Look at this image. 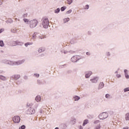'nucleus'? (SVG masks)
<instances>
[{
	"instance_id": "f704fd0d",
	"label": "nucleus",
	"mask_w": 129,
	"mask_h": 129,
	"mask_svg": "<svg viewBox=\"0 0 129 129\" xmlns=\"http://www.w3.org/2000/svg\"><path fill=\"white\" fill-rule=\"evenodd\" d=\"M45 38H46V36H38V39H40L41 40H42L43 39H45Z\"/></svg>"
},
{
	"instance_id": "f8f14e48",
	"label": "nucleus",
	"mask_w": 129,
	"mask_h": 129,
	"mask_svg": "<svg viewBox=\"0 0 129 129\" xmlns=\"http://www.w3.org/2000/svg\"><path fill=\"white\" fill-rule=\"evenodd\" d=\"M104 87V83L103 82H100L99 84V87H98V90H100V89H102Z\"/></svg>"
},
{
	"instance_id": "13d9d810",
	"label": "nucleus",
	"mask_w": 129,
	"mask_h": 129,
	"mask_svg": "<svg viewBox=\"0 0 129 129\" xmlns=\"http://www.w3.org/2000/svg\"><path fill=\"white\" fill-rule=\"evenodd\" d=\"M123 129H129V127L128 126H126L123 127Z\"/></svg>"
},
{
	"instance_id": "6e6d98bb",
	"label": "nucleus",
	"mask_w": 129,
	"mask_h": 129,
	"mask_svg": "<svg viewBox=\"0 0 129 129\" xmlns=\"http://www.w3.org/2000/svg\"><path fill=\"white\" fill-rule=\"evenodd\" d=\"M116 77H117V78H119L120 77H121L120 75H117Z\"/></svg>"
},
{
	"instance_id": "603ef678",
	"label": "nucleus",
	"mask_w": 129,
	"mask_h": 129,
	"mask_svg": "<svg viewBox=\"0 0 129 129\" xmlns=\"http://www.w3.org/2000/svg\"><path fill=\"white\" fill-rule=\"evenodd\" d=\"M86 55H87L88 56H90V52H86Z\"/></svg>"
},
{
	"instance_id": "052dcab7",
	"label": "nucleus",
	"mask_w": 129,
	"mask_h": 129,
	"mask_svg": "<svg viewBox=\"0 0 129 129\" xmlns=\"http://www.w3.org/2000/svg\"><path fill=\"white\" fill-rule=\"evenodd\" d=\"M79 128L80 129H83V127H82V126H80Z\"/></svg>"
},
{
	"instance_id": "a19ab883",
	"label": "nucleus",
	"mask_w": 129,
	"mask_h": 129,
	"mask_svg": "<svg viewBox=\"0 0 129 129\" xmlns=\"http://www.w3.org/2000/svg\"><path fill=\"white\" fill-rule=\"evenodd\" d=\"M71 13H72V10H70L66 12V14L68 15L69 14H71Z\"/></svg>"
},
{
	"instance_id": "a878e982",
	"label": "nucleus",
	"mask_w": 129,
	"mask_h": 129,
	"mask_svg": "<svg viewBox=\"0 0 129 129\" xmlns=\"http://www.w3.org/2000/svg\"><path fill=\"white\" fill-rule=\"evenodd\" d=\"M38 53H42L44 52V50L43 49V47H40L38 50Z\"/></svg>"
},
{
	"instance_id": "0e129e2a",
	"label": "nucleus",
	"mask_w": 129,
	"mask_h": 129,
	"mask_svg": "<svg viewBox=\"0 0 129 129\" xmlns=\"http://www.w3.org/2000/svg\"><path fill=\"white\" fill-rule=\"evenodd\" d=\"M19 82H20V81H18L17 82V83H16V84L19 85Z\"/></svg>"
},
{
	"instance_id": "09e8293b",
	"label": "nucleus",
	"mask_w": 129,
	"mask_h": 129,
	"mask_svg": "<svg viewBox=\"0 0 129 129\" xmlns=\"http://www.w3.org/2000/svg\"><path fill=\"white\" fill-rule=\"evenodd\" d=\"M66 64L61 65L59 66V68H63Z\"/></svg>"
},
{
	"instance_id": "69168bd1",
	"label": "nucleus",
	"mask_w": 129,
	"mask_h": 129,
	"mask_svg": "<svg viewBox=\"0 0 129 129\" xmlns=\"http://www.w3.org/2000/svg\"><path fill=\"white\" fill-rule=\"evenodd\" d=\"M1 53H4V50H1Z\"/></svg>"
},
{
	"instance_id": "7c9ffc66",
	"label": "nucleus",
	"mask_w": 129,
	"mask_h": 129,
	"mask_svg": "<svg viewBox=\"0 0 129 129\" xmlns=\"http://www.w3.org/2000/svg\"><path fill=\"white\" fill-rule=\"evenodd\" d=\"M30 45H33V42H27L25 43V47H28Z\"/></svg>"
},
{
	"instance_id": "39448f33",
	"label": "nucleus",
	"mask_w": 129,
	"mask_h": 129,
	"mask_svg": "<svg viewBox=\"0 0 129 129\" xmlns=\"http://www.w3.org/2000/svg\"><path fill=\"white\" fill-rule=\"evenodd\" d=\"M79 60H80V57H79L78 55H74L71 59V61L73 62V63H76V62L79 61Z\"/></svg>"
},
{
	"instance_id": "72a5a7b5",
	"label": "nucleus",
	"mask_w": 129,
	"mask_h": 129,
	"mask_svg": "<svg viewBox=\"0 0 129 129\" xmlns=\"http://www.w3.org/2000/svg\"><path fill=\"white\" fill-rule=\"evenodd\" d=\"M124 92H127L129 91V87L125 88L123 89Z\"/></svg>"
},
{
	"instance_id": "6ab92c4d",
	"label": "nucleus",
	"mask_w": 129,
	"mask_h": 129,
	"mask_svg": "<svg viewBox=\"0 0 129 129\" xmlns=\"http://www.w3.org/2000/svg\"><path fill=\"white\" fill-rule=\"evenodd\" d=\"M11 44V46H17V41H11L10 42Z\"/></svg>"
},
{
	"instance_id": "3c124183",
	"label": "nucleus",
	"mask_w": 129,
	"mask_h": 129,
	"mask_svg": "<svg viewBox=\"0 0 129 129\" xmlns=\"http://www.w3.org/2000/svg\"><path fill=\"white\" fill-rule=\"evenodd\" d=\"M4 31V29H0V34H1V33H3Z\"/></svg>"
},
{
	"instance_id": "f3484780",
	"label": "nucleus",
	"mask_w": 129,
	"mask_h": 129,
	"mask_svg": "<svg viewBox=\"0 0 129 129\" xmlns=\"http://www.w3.org/2000/svg\"><path fill=\"white\" fill-rule=\"evenodd\" d=\"M37 35H38V33L37 32H34L32 35V39L34 41L36 40V38H37Z\"/></svg>"
},
{
	"instance_id": "37998d69",
	"label": "nucleus",
	"mask_w": 129,
	"mask_h": 129,
	"mask_svg": "<svg viewBox=\"0 0 129 129\" xmlns=\"http://www.w3.org/2000/svg\"><path fill=\"white\" fill-rule=\"evenodd\" d=\"M100 122V121L99 120H97L94 122V124H97V123H99Z\"/></svg>"
},
{
	"instance_id": "2eb2a0df",
	"label": "nucleus",
	"mask_w": 129,
	"mask_h": 129,
	"mask_svg": "<svg viewBox=\"0 0 129 129\" xmlns=\"http://www.w3.org/2000/svg\"><path fill=\"white\" fill-rule=\"evenodd\" d=\"M42 99L41 96L38 95L35 97V100L37 102H40Z\"/></svg>"
},
{
	"instance_id": "cd10ccee",
	"label": "nucleus",
	"mask_w": 129,
	"mask_h": 129,
	"mask_svg": "<svg viewBox=\"0 0 129 129\" xmlns=\"http://www.w3.org/2000/svg\"><path fill=\"white\" fill-rule=\"evenodd\" d=\"M125 118L126 120H129V112L125 114Z\"/></svg>"
},
{
	"instance_id": "aec40b11",
	"label": "nucleus",
	"mask_w": 129,
	"mask_h": 129,
	"mask_svg": "<svg viewBox=\"0 0 129 129\" xmlns=\"http://www.w3.org/2000/svg\"><path fill=\"white\" fill-rule=\"evenodd\" d=\"M18 46H23L24 45V43L21 41H17V45Z\"/></svg>"
},
{
	"instance_id": "473e14b6",
	"label": "nucleus",
	"mask_w": 129,
	"mask_h": 129,
	"mask_svg": "<svg viewBox=\"0 0 129 129\" xmlns=\"http://www.w3.org/2000/svg\"><path fill=\"white\" fill-rule=\"evenodd\" d=\"M61 53H63L64 54H67L68 53V51L62 49L60 51Z\"/></svg>"
},
{
	"instance_id": "20e7f679",
	"label": "nucleus",
	"mask_w": 129,
	"mask_h": 129,
	"mask_svg": "<svg viewBox=\"0 0 129 129\" xmlns=\"http://www.w3.org/2000/svg\"><path fill=\"white\" fill-rule=\"evenodd\" d=\"M11 80H19L21 78V75L20 74H14L10 77Z\"/></svg>"
},
{
	"instance_id": "de8ad7c7",
	"label": "nucleus",
	"mask_w": 129,
	"mask_h": 129,
	"mask_svg": "<svg viewBox=\"0 0 129 129\" xmlns=\"http://www.w3.org/2000/svg\"><path fill=\"white\" fill-rule=\"evenodd\" d=\"M69 53H71V54H74V53H75V51H72V50H70L69 51Z\"/></svg>"
},
{
	"instance_id": "ea45409f",
	"label": "nucleus",
	"mask_w": 129,
	"mask_h": 129,
	"mask_svg": "<svg viewBox=\"0 0 129 129\" xmlns=\"http://www.w3.org/2000/svg\"><path fill=\"white\" fill-rule=\"evenodd\" d=\"M26 126L25 125H23L19 127V129H25Z\"/></svg>"
},
{
	"instance_id": "5701e85b",
	"label": "nucleus",
	"mask_w": 129,
	"mask_h": 129,
	"mask_svg": "<svg viewBox=\"0 0 129 129\" xmlns=\"http://www.w3.org/2000/svg\"><path fill=\"white\" fill-rule=\"evenodd\" d=\"M17 32V28H12L11 29V33H14V34H16Z\"/></svg>"
},
{
	"instance_id": "0eeeda50",
	"label": "nucleus",
	"mask_w": 129,
	"mask_h": 129,
	"mask_svg": "<svg viewBox=\"0 0 129 129\" xmlns=\"http://www.w3.org/2000/svg\"><path fill=\"white\" fill-rule=\"evenodd\" d=\"M26 61V59L19 60L17 61H15V66H19L20 65H22V64H24Z\"/></svg>"
},
{
	"instance_id": "c03bdc74",
	"label": "nucleus",
	"mask_w": 129,
	"mask_h": 129,
	"mask_svg": "<svg viewBox=\"0 0 129 129\" xmlns=\"http://www.w3.org/2000/svg\"><path fill=\"white\" fill-rule=\"evenodd\" d=\"M88 9H89V5H86L85 7V10H88Z\"/></svg>"
},
{
	"instance_id": "c9c22d12",
	"label": "nucleus",
	"mask_w": 129,
	"mask_h": 129,
	"mask_svg": "<svg viewBox=\"0 0 129 129\" xmlns=\"http://www.w3.org/2000/svg\"><path fill=\"white\" fill-rule=\"evenodd\" d=\"M105 97H106V98L109 99V98H110V95L109 94H106L105 95Z\"/></svg>"
},
{
	"instance_id": "9b49d317",
	"label": "nucleus",
	"mask_w": 129,
	"mask_h": 129,
	"mask_svg": "<svg viewBox=\"0 0 129 129\" xmlns=\"http://www.w3.org/2000/svg\"><path fill=\"white\" fill-rule=\"evenodd\" d=\"M73 101H78L80 99V97L77 96V95H75L73 96Z\"/></svg>"
},
{
	"instance_id": "4c0bfd02",
	"label": "nucleus",
	"mask_w": 129,
	"mask_h": 129,
	"mask_svg": "<svg viewBox=\"0 0 129 129\" xmlns=\"http://www.w3.org/2000/svg\"><path fill=\"white\" fill-rule=\"evenodd\" d=\"M23 79H24V80H28V79H29V77H28V76L25 75L23 77Z\"/></svg>"
},
{
	"instance_id": "8fccbe9b",
	"label": "nucleus",
	"mask_w": 129,
	"mask_h": 129,
	"mask_svg": "<svg viewBox=\"0 0 129 129\" xmlns=\"http://www.w3.org/2000/svg\"><path fill=\"white\" fill-rule=\"evenodd\" d=\"M39 112L40 113H43L44 112V111L42 109H41Z\"/></svg>"
},
{
	"instance_id": "864d4df0",
	"label": "nucleus",
	"mask_w": 129,
	"mask_h": 129,
	"mask_svg": "<svg viewBox=\"0 0 129 129\" xmlns=\"http://www.w3.org/2000/svg\"><path fill=\"white\" fill-rule=\"evenodd\" d=\"M92 33H91V31H88V35H91Z\"/></svg>"
},
{
	"instance_id": "4468645a",
	"label": "nucleus",
	"mask_w": 129,
	"mask_h": 129,
	"mask_svg": "<svg viewBox=\"0 0 129 129\" xmlns=\"http://www.w3.org/2000/svg\"><path fill=\"white\" fill-rule=\"evenodd\" d=\"M2 63H4V64H7L8 65H10L11 63V60H8L7 59H3L2 60Z\"/></svg>"
},
{
	"instance_id": "f257e3e1",
	"label": "nucleus",
	"mask_w": 129,
	"mask_h": 129,
	"mask_svg": "<svg viewBox=\"0 0 129 129\" xmlns=\"http://www.w3.org/2000/svg\"><path fill=\"white\" fill-rule=\"evenodd\" d=\"M42 25L44 29H48L49 27V19L47 17H43L42 20Z\"/></svg>"
},
{
	"instance_id": "a18cd8bd",
	"label": "nucleus",
	"mask_w": 129,
	"mask_h": 129,
	"mask_svg": "<svg viewBox=\"0 0 129 129\" xmlns=\"http://www.w3.org/2000/svg\"><path fill=\"white\" fill-rule=\"evenodd\" d=\"M100 127H101L100 124H99L95 127V129H100Z\"/></svg>"
},
{
	"instance_id": "79ce46f5",
	"label": "nucleus",
	"mask_w": 129,
	"mask_h": 129,
	"mask_svg": "<svg viewBox=\"0 0 129 129\" xmlns=\"http://www.w3.org/2000/svg\"><path fill=\"white\" fill-rule=\"evenodd\" d=\"M37 84H38V85H41V84H42V81H41L40 80H38Z\"/></svg>"
},
{
	"instance_id": "c85d7f7f",
	"label": "nucleus",
	"mask_w": 129,
	"mask_h": 129,
	"mask_svg": "<svg viewBox=\"0 0 129 129\" xmlns=\"http://www.w3.org/2000/svg\"><path fill=\"white\" fill-rule=\"evenodd\" d=\"M11 66H16V61L10 60V64Z\"/></svg>"
},
{
	"instance_id": "338daca9",
	"label": "nucleus",
	"mask_w": 129,
	"mask_h": 129,
	"mask_svg": "<svg viewBox=\"0 0 129 129\" xmlns=\"http://www.w3.org/2000/svg\"><path fill=\"white\" fill-rule=\"evenodd\" d=\"M30 105H31V104H30L29 103L27 104V106H30Z\"/></svg>"
},
{
	"instance_id": "e433bc0d",
	"label": "nucleus",
	"mask_w": 129,
	"mask_h": 129,
	"mask_svg": "<svg viewBox=\"0 0 129 129\" xmlns=\"http://www.w3.org/2000/svg\"><path fill=\"white\" fill-rule=\"evenodd\" d=\"M68 2V5H71L73 3V0H67Z\"/></svg>"
},
{
	"instance_id": "7ed1b4c3",
	"label": "nucleus",
	"mask_w": 129,
	"mask_h": 129,
	"mask_svg": "<svg viewBox=\"0 0 129 129\" xmlns=\"http://www.w3.org/2000/svg\"><path fill=\"white\" fill-rule=\"evenodd\" d=\"M98 117L100 119L103 120L104 119H106V118L108 117V113H107V112L101 113L99 115Z\"/></svg>"
},
{
	"instance_id": "9d476101",
	"label": "nucleus",
	"mask_w": 129,
	"mask_h": 129,
	"mask_svg": "<svg viewBox=\"0 0 129 129\" xmlns=\"http://www.w3.org/2000/svg\"><path fill=\"white\" fill-rule=\"evenodd\" d=\"M92 75V72L89 71V72H87L85 74V78H89L90 76Z\"/></svg>"
},
{
	"instance_id": "6e6552de",
	"label": "nucleus",
	"mask_w": 129,
	"mask_h": 129,
	"mask_svg": "<svg viewBox=\"0 0 129 129\" xmlns=\"http://www.w3.org/2000/svg\"><path fill=\"white\" fill-rule=\"evenodd\" d=\"M36 111L33 108H29L27 112V114H34Z\"/></svg>"
},
{
	"instance_id": "a211bd4d",
	"label": "nucleus",
	"mask_w": 129,
	"mask_h": 129,
	"mask_svg": "<svg viewBox=\"0 0 129 129\" xmlns=\"http://www.w3.org/2000/svg\"><path fill=\"white\" fill-rule=\"evenodd\" d=\"M23 21L24 23H25V24H30V22H31V20L27 18L23 19Z\"/></svg>"
},
{
	"instance_id": "680f3d73",
	"label": "nucleus",
	"mask_w": 129,
	"mask_h": 129,
	"mask_svg": "<svg viewBox=\"0 0 129 129\" xmlns=\"http://www.w3.org/2000/svg\"><path fill=\"white\" fill-rule=\"evenodd\" d=\"M90 118H93V115H90Z\"/></svg>"
},
{
	"instance_id": "bf43d9fd",
	"label": "nucleus",
	"mask_w": 129,
	"mask_h": 129,
	"mask_svg": "<svg viewBox=\"0 0 129 129\" xmlns=\"http://www.w3.org/2000/svg\"><path fill=\"white\" fill-rule=\"evenodd\" d=\"M3 5V1L0 0V6H2Z\"/></svg>"
},
{
	"instance_id": "dca6fc26",
	"label": "nucleus",
	"mask_w": 129,
	"mask_h": 129,
	"mask_svg": "<svg viewBox=\"0 0 129 129\" xmlns=\"http://www.w3.org/2000/svg\"><path fill=\"white\" fill-rule=\"evenodd\" d=\"M7 78L3 75H0V80H2V81H7Z\"/></svg>"
},
{
	"instance_id": "c756f323",
	"label": "nucleus",
	"mask_w": 129,
	"mask_h": 129,
	"mask_svg": "<svg viewBox=\"0 0 129 129\" xmlns=\"http://www.w3.org/2000/svg\"><path fill=\"white\" fill-rule=\"evenodd\" d=\"M55 14H59L60 13V8H57L54 10Z\"/></svg>"
},
{
	"instance_id": "f03ea898",
	"label": "nucleus",
	"mask_w": 129,
	"mask_h": 129,
	"mask_svg": "<svg viewBox=\"0 0 129 129\" xmlns=\"http://www.w3.org/2000/svg\"><path fill=\"white\" fill-rule=\"evenodd\" d=\"M37 25L38 21L36 19H33L32 20H30L29 27L30 29H34V28H36V27H37Z\"/></svg>"
},
{
	"instance_id": "1a4fd4ad",
	"label": "nucleus",
	"mask_w": 129,
	"mask_h": 129,
	"mask_svg": "<svg viewBox=\"0 0 129 129\" xmlns=\"http://www.w3.org/2000/svg\"><path fill=\"white\" fill-rule=\"evenodd\" d=\"M90 81L92 83H97V81H98V78H97V77H95L93 79H91Z\"/></svg>"
},
{
	"instance_id": "e2e57ef3",
	"label": "nucleus",
	"mask_w": 129,
	"mask_h": 129,
	"mask_svg": "<svg viewBox=\"0 0 129 129\" xmlns=\"http://www.w3.org/2000/svg\"><path fill=\"white\" fill-rule=\"evenodd\" d=\"M38 106H39V104H37L36 105V108H37L38 107Z\"/></svg>"
},
{
	"instance_id": "5fc2aeb1",
	"label": "nucleus",
	"mask_w": 129,
	"mask_h": 129,
	"mask_svg": "<svg viewBox=\"0 0 129 129\" xmlns=\"http://www.w3.org/2000/svg\"><path fill=\"white\" fill-rule=\"evenodd\" d=\"M28 16V14H24V15H23V17H27Z\"/></svg>"
},
{
	"instance_id": "4be33fe9",
	"label": "nucleus",
	"mask_w": 129,
	"mask_h": 129,
	"mask_svg": "<svg viewBox=\"0 0 129 129\" xmlns=\"http://www.w3.org/2000/svg\"><path fill=\"white\" fill-rule=\"evenodd\" d=\"M70 21V19L69 18H66L65 19H63V23L65 24L66 23H67V22H69Z\"/></svg>"
},
{
	"instance_id": "b1692460",
	"label": "nucleus",
	"mask_w": 129,
	"mask_h": 129,
	"mask_svg": "<svg viewBox=\"0 0 129 129\" xmlns=\"http://www.w3.org/2000/svg\"><path fill=\"white\" fill-rule=\"evenodd\" d=\"M71 122L73 124H75V123H76V119L75 118H73L71 120Z\"/></svg>"
},
{
	"instance_id": "ddd939ff",
	"label": "nucleus",
	"mask_w": 129,
	"mask_h": 129,
	"mask_svg": "<svg viewBox=\"0 0 129 129\" xmlns=\"http://www.w3.org/2000/svg\"><path fill=\"white\" fill-rule=\"evenodd\" d=\"M124 75L126 79H129L128 72L127 70H124Z\"/></svg>"
},
{
	"instance_id": "423d86ee",
	"label": "nucleus",
	"mask_w": 129,
	"mask_h": 129,
	"mask_svg": "<svg viewBox=\"0 0 129 129\" xmlns=\"http://www.w3.org/2000/svg\"><path fill=\"white\" fill-rule=\"evenodd\" d=\"M13 120L15 123H19L21 121V118L19 116H15L13 117Z\"/></svg>"
},
{
	"instance_id": "49530a36",
	"label": "nucleus",
	"mask_w": 129,
	"mask_h": 129,
	"mask_svg": "<svg viewBox=\"0 0 129 129\" xmlns=\"http://www.w3.org/2000/svg\"><path fill=\"white\" fill-rule=\"evenodd\" d=\"M106 55L107 56V57H109V56H110V52H107L106 53Z\"/></svg>"
},
{
	"instance_id": "412c9836",
	"label": "nucleus",
	"mask_w": 129,
	"mask_h": 129,
	"mask_svg": "<svg viewBox=\"0 0 129 129\" xmlns=\"http://www.w3.org/2000/svg\"><path fill=\"white\" fill-rule=\"evenodd\" d=\"M89 121L87 119L84 120L83 123V126H84L86 124H87V123H88Z\"/></svg>"
},
{
	"instance_id": "4d7b16f0",
	"label": "nucleus",
	"mask_w": 129,
	"mask_h": 129,
	"mask_svg": "<svg viewBox=\"0 0 129 129\" xmlns=\"http://www.w3.org/2000/svg\"><path fill=\"white\" fill-rule=\"evenodd\" d=\"M71 72H72V71L71 70H69L67 71V73H71Z\"/></svg>"
},
{
	"instance_id": "58836bf2",
	"label": "nucleus",
	"mask_w": 129,
	"mask_h": 129,
	"mask_svg": "<svg viewBox=\"0 0 129 129\" xmlns=\"http://www.w3.org/2000/svg\"><path fill=\"white\" fill-rule=\"evenodd\" d=\"M33 76L38 78L40 77V75L39 74H34Z\"/></svg>"
},
{
	"instance_id": "774afa93",
	"label": "nucleus",
	"mask_w": 129,
	"mask_h": 129,
	"mask_svg": "<svg viewBox=\"0 0 129 129\" xmlns=\"http://www.w3.org/2000/svg\"><path fill=\"white\" fill-rule=\"evenodd\" d=\"M55 129H59V128L58 127H56L55 128Z\"/></svg>"
},
{
	"instance_id": "393cba45",
	"label": "nucleus",
	"mask_w": 129,
	"mask_h": 129,
	"mask_svg": "<svg viewBox=\"0 0 129 129\" xmlns=\"http://www.w3.org/2000/svg\"><path fill=\"white\" fill-rule=\"evenodd\" d=\"M66 9H67V7L66 6H63V7H61L60 11H61V12H64V11H65V10H66Z\"/></svg>"
},
{
	"instance_id": "bb28decb",
	"label": "nucleus",
	"mask_w": 129,
	"mask_h": 129,
	"mask_svg": "<svg viewBox=\"0 0 129 129\" xmlns=\"http://www.w3.org/2000/svg\"><path fill=\"white\" fill-rule=\"evenodd\" d=\"M6 22L7 24H12V23H13V20L11 19H9Z\"/></svg>"
},
{
	"instance_id": "2f4dec72",
	"label": "nucleus",
	"mask_w": 129,
	"mask_h": 129,
	"mask_svg": "<svg viewBox=\"0 0 129 129\" xmlns=\"http://www.w3.org/2000/svg\"><path fill=\"white\" fill-rule=\"evenodd\" d=\"M0 46L1 47H4L5 46V43L3 40H0Z\"/></svg>"
}]
</instances>
